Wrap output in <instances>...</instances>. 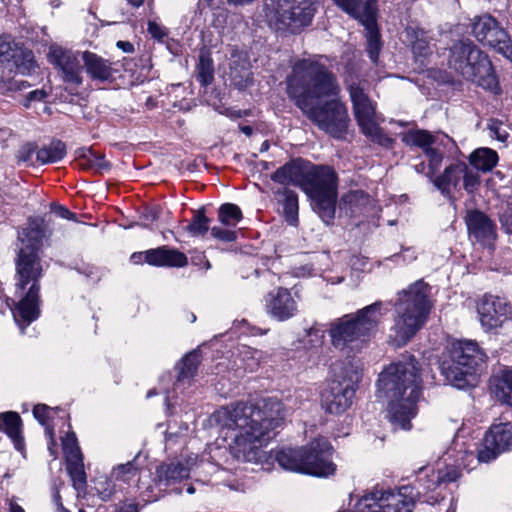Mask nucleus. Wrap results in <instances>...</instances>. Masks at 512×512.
Returning <instances> with one entry per match:
<instances>
[{
    "label": "nucleus",
    "instance_id": "obj_1",
    "mask_svg": "<svg viewBox=\"0 0 512 512\" xmlns=\"http://www.w3.org/2000/svg\"><path fill=\"white\" fill-rule=\"evenodd\" d=\"M287 92L320 130L335 138L345 137L348 111L337 98L339 87L325 66L307 59L297 61L287 78Z\"/></svg>",
    "mask_w": 512,
    "mask_h": 512
},
{
    "label": "nucleus",
    "instance_id": "obj_2",
    "mask_svg": "<svg viewBox=\"0 0 512 512\" xmlns=\"http://www.w3.org/2000/svg\"><path fill=\"white\" fill-rule=\"evenodd\" d=\"M286 416L284 405L276 398L256 402H236L221 407L215 418L225 436L231 439L229 451L242 462L259 463L265 456L262 448Z\"/></svg>",
    "mask_w": 512,
    "mask_h": 512
},
{
    "label": "nucleus",
    "instance_id": "obj_3",
    "mask_svg": "<svg viewBox=\"0 0 512 512\" xmlns=\"http://www.w3.org/2000/svg\"><path fill=\"white\" fill-rule=\"evenodd\" d=\"M421 370L417 360L403 356L379 375L377 397L387 402L388 418L394 430H410L421 395Z\"/></svg>",
    "mask_w": 512,
    "mask_h": 512
},
{
    "label": "nucleus",
    "instance_id": "obj_4",
    "mask_svg": "<svg viewBox=\"0 0 512 512\" xmlns=\"http://www.w3.org/2000/svg\"><path fill=\"white\" fill-rule=\"evenodd\" d=\"M22 239L23 247L15 261V297L19 299L12 309L13 317L22 332L25 326L35 321L40 314L39 292L42 265L38 255L44 233L36 223H30Z\"/></svg>",
    "mask_w": 512,
    "mask_h": 512
},
{
    "label": "nucleus",
    "instance_id": "obj_5",
    "mask_svg": "<svg viewBox=\"0 0 512 512\" xmlns=\"http://www.w3.org/2000/svg\"><path fill=\"white\" fill-rule=\"evenodd\" d=\"M271 178L282 185L300 187L326 224L334 219L337 200V175L334 169L292 161L277 169Z\"/></svg>",
    "mask_w": 512,
    "mask_h": 512
},
{
    "label": "nucleus",
    "instance_id": "obj_6",
    "mask_svg": "<svg viewBox=\"0 0 512 512\" xmlns=\"http://www.w3.org/2000/svg\"><path fill=\"white\" fill-rule=\"evenodd\" d=\"M430 310L429 287L424 281L418 280L399 292L390 341L396 347L406 345L424 326Z\"/></svg>",
    "mask_w": 512,
    "mask_h": 512
},
{
    "label": "nucleus",
    "instance_id": "obj_7",
    "mask_svg": "<svg viewBox=\"0 0 512 512\" xmlns=\"http://www.w3.org/2000/svg\"><path fill=\"white\" fill-rule=\"evenodd\" d=\"M387 311L382 301H376L355 313L333 320L328 331L332 345L347 353L359 352L377 330Z\"/></svg>",
    "mask_w": 512,
    "mask_h": 512
},
{
    "label": "nucleus",
    "instance_id": "obj_8",
    "mask_svg": "<svg viewBox=\"0 0 512 512\" xmlns=\"http://www.w3.org/2000/svg\"><path fill=\"white\" fill-rule=\"evenodd\" d=\"M447 64L457 76L493 93L499 91L491 61L471 40L454 42L449 48Z\"/></svg>",
    "mask_w": 512,
    "mask_h": 512
},
{
    "label": "nucleus",
    "instance_id": "obj_9",
    "mask_svg": "<svg viewBox=\"0 0 512 512\" xmlns=\"http://www.w3.org/2000/svg\"><path fill=\"white\" fill-rule=\"evenodd\" d=\"M332 451L329 441L319 437L303 448L278 449L273 452V457L284 470L316 477H329L336 472V464L331 459Z\"/></svg>",
    "mask_w": 512,
    "mask_h": 512
},
{
    "label": "nucleus",
    "instance_id": "obj_10",
    "mask_svg": "<svg viewBox=\"0 0 512 512\" xmlns=\"http://www.w3.org/2000/svg\"><path fill=\"white\" fill-rule=\"evenodd\" d=\"M485 360L486 355L476 342L459 341L453 344L451 362L444 361L441 370L453 386L463 388L474 380V373Z\"/></svg>",
    "mask_w": 512,
    "mask_h": 512
},
{
    "label": "nucleus",
    "instance_id": "obj_11",
    "mask_svg": "<svg viewBox=\"0 0 512 512\" xmlns=\"http://www.w3.org/2000/svg\"><path fill=\"white\" fill-rule=\"evenodd\" d=\"M420 493L410 485L387 490L374 488L357 501L354 512H412Z\"/></svg>",
    "mask_w": 512,
    "mask_h": 512
},
{
    "label": "nucleus",
    "instance_id": "obj_12",
    "mask_svg": "<svg viewBox=\"0 0 512 512\" xmlns=\"http://www.w3.org/2000/svg\"><path fill=\"white\" fill-rule=\"evenodd\" d=\"M349 94L354 116L361 132L371 141L381 146H392L394 140L379 127L381 119L376 113V103L369 98L364 88L360 85H351Z\"/></svg>",
    "mask_w": 512,
    "mask_h": 512
},
{
    "label": "nucleus",
    "instance_id": "obj_13",
    "mask_svg": "<svg viewBox=\"0 0 512 512\" xmlns=\"http://www.w3.org/2000/svg\"><path fill=\"white\" fill-rule=\"evenodd\" d=\"M361 379V369L358 363H349V369L344 368L342 381L334 380L322 392V406L331 414H341L351 405L356 385Z\"/></svg>",
    "mask_w": 512,
    "mask_h": 512
},
{
    "label": "nucleus",
    "instance_id": "obj_14",
    "mask_svg": "<svg viewBox=\"0 0 512 512\" xmlns=\"http://www.w3.org/2000/svg\"><path fill=\"white\" fill-rule=\"evenodd\" d=\"M434 186L445 196H451L463 188L467 193H474L481 185L478 172L465 162L451 163L443 172L432 178Z\"/></svg>",
    "mask_w": 512,
    "mask_h": 512
},
{
    "label": "nucleus",
    "instance_id": "obj_15",
    "mask_svg": "<svg viewBox=\"0 0 512 512\" xmlns=\"http://www.w3.org/2000/svg\"><path fill=\"white\" fill-rule=\"evenodd\" d=\"M318 0H276L275 17L292 33L309 26L317 11Z\"/></svg>",
    "mask_w": 512,
    "mask_h": 512
},
{
    "label": "nucleus",
    "instance_id": "obj_16",
    "mask_svg": "<svg viewBox=\"0 0 512 512\" xmlns=\"http://www.w3.org/2000/svg\"><path fill=\"white\" fill-rule=\"evenodd\" d=\"M510 447H512V421L502 415L500 422L493 424L485 434L483 447L478 451L477 459L479 462L487 463Z\"/></svg>",
    "mask_w": 512,
    "mask_h": 512
},
{
    "label": "nucleus",
    "instance_id": "obj_17",
    "mask_svg": "<svg viewBox=\"0 0 512 512\" xmlns=\"http://www.w3.org/2000/svg\"><path fill=\"white\" fill-rule=\"evenodd\" d=\"M0 63L22 75H30L37 67L33 53L7 35L0 36Z\"/></svg>",
    "mask_w": 512,
    "mask_h": 512
},
{
    "label": "nucleus",
    "instance_id": "obj_18",
    "mask_svg": "<svg viewBox=\"0 0 512 512\" xmlns=\"http://www.w3.org/2000/svg\"><path fill=\"white\" fill-rule=\"evenodd\" d=\"M481 326L487 330L500 328L511 317L510 304L501 297L484 295L477 305Z\"/></svg>",
    "mask_w": 512,
    "mask_h": 512
},
{
    "label": "nucleus",
    "instance_id": "obj_19",
    "mask_svg": "<svg viewBox=\"0 0 512 512\" xmlns=\"http://www.w3.org/2000/svg\"><path fill=\"white\" fill-rule=\"evenodd\" d=\"M266 313L273 319L283 322L298 312V300L287 288L278 287L265 297Z\"/></svg>",
    "mask_w": 512,
    "mask_h": 512
},
{
    "label": "nucleus",
    "instance_id": "obj_20",
    "mask_svg": "<svg viewBox=\"0 0 512 512\" xmlns=\"http://www.w3.org/2000/svg\"><path fill=\"white\" fill-rule=\"evenodd\" d=\"M49 58L63 73L64 81L74 85L82 83V69L79 54L62 48L53 49Z\"/></svg>",
    "mask_w": 512,
    "mask_h": 512
},
{
    "label": "nucleus",
    "instance_id": "obj_21",
    "mask_svg": "<svg viewBox=\"0 0 512 512\" xmlns=\"http://www.w3.org/2000/svg\"><path fill=\"white\" fill-rule=\"evenodd\" d=\"M469 237L486 247H492L496 239V228L483 212L469 211L465 217Z\"/></svg>",
    "mask_w": 512,
    "mask_h": 512
},
{
    "label": "nucleus",
    "instance_id": "obj_22",
    "mask_svg": "<svg viewBox=\"0 0 512 512\" xmlns=\"http://www.w3.org/2000/svg\"><path fill=\"white\" fill-rule=\"evenodd\" d=\"M475 38L492 48L507 40L506 30L490 15H482L475 19L472 26Z\"/></svg>",
    "mask_w": 512,
    "mask_h": 512
},
{
    "label": "nucleus",
    "instance_id": "obj_23",
    "mask_svg": "<svg viewBox=\"0 0 512 512\" xmlns=\"http://www.w3.org/2000/svg\"><path fill=\"white\" fill-rule=\"evenodd\" d=\"M459 477L460 473L455 467L447 466L444 469L432 471L425 478L419 479L418 483L425 494L435 493L430 496L432 501H438L444 498L441 492L442 487L447 483L455 482Z\"/></svg>",
    "mask_w": 512,
    "mask_h": 512
},
{
    "label": "nucleus",
    "instance_id": "obj_24",
    "mask_svg": "<svg viewBox=\"0 0 512 512\" xmlns=\"http://www.w3.org/2000/svg\"><path fill=\"white\" fill-rule=\"evenodd\" d=\"M81 59L86 73L92 80L107 82L115 79L118 70L109 60L90 51L83 52Z\"/></svg>",
    "mask_w": 512,
    "mask_h": 512
},
{
    "label": "nucleus",
    "instance_id": "obj_25",
    "mask_svg": "<svg viewBox=\"0 0 512 512\" xmlns=\"http://www.w3.org/2000/svg\"><path fill=\"white\" fill-rule=\"evenodd\" d=\"M145 262L155 266L184 267L188 264V259L184 253L162 246L147 250Z\"/></svg>",
    "mask_w": 512,
    "mask_h": 512
},
{
    "label": "nucleus",
    "instance_id": "obj_26",
    "mask_svg": "<svg viewBox=\"0 0 512 512\" xmlns=\"http://www.w3.org/2000/svg\"><path fill=\"white\" fill-rule=\"evenodd\" d=\"M230 78L238 89L247 88L252 82L249 62L245 54L232 50L230 58Z\"/></svg>",
    "mask_w": 512,
    "mask_h": 512
},
{
    "label": "nucleus",
    "instance_id": "obj_27",
    "mask_svg": "<svg viewBox=\"0 0 512 512\" xmlns=\"http://www.w3.org/2000/svg\"><path fill=\"white\" fill-rule=\"evenodd\" d=\"M334 2L358 21L371 23L372 14L377 13L376 0H334Z\"/></svg>",
    "mask_w": 512,
    "mask_h": 512
},
{
    "label": "nucleus",
    "instance_id": "obj_28",
    "mask_svg": "<svg viewBox=\"0 0 512 512\" xmlns=\"http://www.w3.org/2000/svg\"><path fill=\"white\" fill-rule=\"evenodd\" d=\"M470 168L476 172H490L498 163V154L495 150L481 147L474 150L468 157Z\"/></svg>",
    "mask_w": 512,
    "mask_h": 512
},
{
    "label": "nucleus",
    "instance_id": "obj_29",
    "mask_svg": "<svg viewBox=\"0 0 512 512\" xmlns=\"http://www.w3.org/2000/svg\"><path fill=\"white\" fill-rule=\"evenodd\" d=\"M190 468L181 462L162 464L157 469L158 481L161 485L169 486L189 477Z\"/></svg>",
    "mask_w": 512,
    "mask_h": 512
},
{
    "label": "nucleus",
    "instance_id": "obj_30",
    "mask_svg": "<svg viewBox=\"0 0 512 512\" xmlns=\"http://www.w3.org/2000/svg\"><path fill=\"white\" fill-rule=\"evenodd\" d=\"M493 392L498 401L512 407V369H505L494 379Z\"/></svg>",
    "mask_w": 512,
    "mask_h": 512
},
{
    "label": "nucleus",
    "instance_id": "obj_31",
    "mask_svg": "<svg viewBox=\"0 0 512 512\" xmlns=\"http://www.w3.org/2000/svg\"><path fill=\"white\" fill-rule=\"evenodd\" d=\"M21 419L16 412H4L0 414V430L8 435L17 448L22 444Z\"/></svg>",
    "mask_w": 512,
    "mask_h": 512
},
{
    "label": "nucleus",
    "instance_id": "obj_32",
    "mask_svg": "<svg viewBox=\"0 0 512 512\" xmlns=\"http://www.w3.org/2000/svg\"><path fill=\"white\" fill-rule=\"evenodd\" d=\"M440 137L433 135L426 130H410L402 134V141L409 146H417L423 150H427L432 145H436Z\"/></svg>",
    "mask_w": 512,
    "mask_h": 512
},
{
    "label": "nucleus",
    "instance_id": "obj_33",
    "mask_svg": "<svg viewBox=\"0 0 512 512\" xmlns=\"http://www.w3.org/2000/svg\"><path fill=\"white\" fill-rule=\"evenodd\" d=\"M65 155L66 145L60 140H55L37 150L36 159L41 164H48L61 161Z\"/></svg>",
    "mask_w": 512,
    "mask_h": 512
},
{
    "label": "nucleus",
    "instance_id": "obj_34",
    "mask_svg": "<svg viewBox=\"0 0 512 512\" xmlns=\"http://www.w3.org/2000/svg\"><path fill=\"white\" fill-rule=\"evenodd\" d=\"M376 14H372L371 23L368 21H359L367 30V52L370 59L376 62L380 52L381 44L379 33L376 26Z\"/></svg>",
    "mask_w": 512,
    "mask_h": 512
},
{
    "label": "nucleus",
    "instance_id": "obj_35",
    "mask_svg": "<svg viewBox=\"0 0 512 512\" xmlns=\"http://www.w3.org/2000/svg\"><path fill=\"white\" fill-rule=\"evenodd\" d=\"M200 363V356L197 351L185 355L178 365V382L190 380L197 372Z\"/></svg>",
    "mask_w": 512,
    "mask_h": 512
},
{
    "label": "nucleus",
    "instance_id": "obj_36",
    "mask_svg": "<svg viewBox=\"0 0 512 512\" xmlns=\"http://www.w3.org/2000/svg\"><path fill=\"white\" fill-rule=\"evenodd\" d=\"M136 456L132 461L124 464H118L111 471V478L114 482H122L129 484L139 474V468L136 465Z\"/></svg>",
    "mask_w": 512,
    "mask_h": 512
},
{
    "label": "nucleus",
    "instance_id": "obj_37",
    "mask_svg": "<svg viewBox=\"0 0 512 512\" xmlns=\"http://www.w3.org/2000/svg\"><path fill=\"white\" fill-rule=\"evenodd\" d=\"M278 193L283 196V209L286 221L291 225H295L298 220L297 194L294 191L289 190L287 188H284L282 191H279Z\"/></svg>",
    "mask_w": 512,
    "mask_h": 512
},
{
    "label": "nucleus",
    "instance_id": "obj_38",
    "mask_svg": "<svg viewBox=\"0 0 512 512\" xmlns=\"http://www.w3.org/2000/svg\"><path fill=\"white\" fill-rule=\"evenodd\" d=\"M443 142V139H440L436 145H432L430 148L424 151L425 156L428 160V172L426 175L432 181V178L436 176V173L440 169L443 158L444 151L439 148V145Z\"/></svg>",
    "mask_w": 512,
    "mask_h": 512
},
{
    "label": "nucleus",
    "instance_id": "obj_39",
    "mask_svg": "<svg viewBox=\"0 0 512 512\" xmlns=\"http://www.w3.org/2000/svg\"><path fill=\"white\" fill-rule=\"evenodd\" d=\"M219 221L228 227H235L242 219L240 208L232 203H225L218 210Z\"/></svg>",
    "mask_w": 512,
    "mask_h": 512
},
{
    "label": "nucleus",
    "instance_id": "obj_40",
    "mask_svg": "<svg viewBox=\"0 0 512 512\" xmlns=\"http://www.w3.org/2000/svg\"><path fill=\"white\" fill-rule=\"evenodd\" d=\"M209 224L210 220L206 217L204 208H201L194 213L186 230L192 236H204L209 230Z\"/></svg>",
    "mask_w": 512,
    "mask_h": 512
},
{
    "label": "nucleus",
    "instance_id": "obj_41",
    "mask_svg": "<svg viewBox=\"0 0 512 512\" xmlns=\"http://www.w3.org/2000/svg\"><path fill=\"white\" fill-rule=\"evenodd\" d=\"M197 71V78L203 86H207L212 83L214 79V66L209 55H200Z\"/></svg>",
    "mask_w": 512,
    "mask_h": 512
},
{
    "label": "nucleus",
    "instance_id": "obj_42",
    "mask_svg": "<svg viewBox=\"0 0 512 512\" xmlns=\"http://www.w3.org/2000/svg\"><path fill=\"white\" fill-rule=\"evenodd\" d=\"M62 446L67 462H78L82 458L77 438L73 432L67 433L62 439Z\"/></svg>",
    "mask_w": 512,
    "mask_h": 512
},
{
    "label": "nucleus",
    "instance_id": "obj_43",
    "mask_svg": "<svg viewBox=\"0 0 512 512\" xmlns=\"http://www.w3.org/2000/svg\"><path fill=\"white\" fill-rule=\"evenodd\" d=\"M95 489L102 499H107L115 492L114 480L111 477H99L95 481Z\"/></svg>",
    "mask_w": 512,
    "mask_h": 512
},
{
    "label": "nucleus",
    "instance_id": "obj_44",
    "mask_svg": "<svg viewBox=\"0 0 512 512\" xmlns=\"http://www.w3.org/2000/svg\"><path fill=\"white\" fill-rule=\"evenodd\" d=\"M30 87V84L27 81L21 79H10V80H0V92L1 93H9V92H18L25 90Z\"/></svg>",
    "mask_w": 512,
    "mask_h": 512
},
{
    "label": "nucleus",
    "instance_id": "obj_45",
    "mask_svg": "<svg viewBox=\"0 0 512 512\" xmlns=\"http://www.w3.org/2000/svg\"><path fill=\"white\" fill-rule=\"evenodd\" d=\"M51 409L44 404H38L33 409V415L34 417L39 421V423L43 426H46V433L52 437L53 436V430L48 427V418L49 413Z\"/></svg>",
    "mask_w": 512,
    "mask_h": 512
},
{
    "label": "nucleus",
    "instance_id": "obj_46",
    "mask_svg": "<svg viewBox=\"0 0 512 512\" xmlns=\"http://www.w3.org/2000/svg\"><path fill=\"white\" fill-rule=\"evenodd\" d=\"M488 129L491 133V136L495 137L501 142H504L508 137V133L503 128V123L499 120L491 119L488 123Z\"/></svg>",
    "mask_w": 512,
    "mask_h": 512
},
{
    "label": "nucleus",
    "instance_id": "obj_47",
    "mask_svg": "<svg viewBox=\"0 0 512 512\" xmlns=\"http://www.w3.org/2000/svg\"><path fill=\"white\" fill-rule=\"evenodd\" d=\"M412 51L417 57H425L430 53V46L428 41L423 37L416 36L415 41L412 42Z\"/></svg>",
    "mask_w": 512,
    "mask_h": 512
},
{
    "label": "nucleus",
    "instance_id": "obj_48",
    "mask_svg": "<svg viewBox=\"0 0 512 512\" xmlns=\"http://www.w3.org/2000/svg\"><path fill=\"white\" fill-rule=\"evenodd\" d=\"M68 470L70 475L72 476L74 482L84 483L85 482V474L83 471V462L82 458L78 462H67Z\"/></svg>",
    "mask_w": 512,
    "mask_h": 512
},
{
    "label": "nucleus",
    "instance_id": "obj_49",
    "mask_svg": "<svg viewBox=\"0 0 512 512\" xmlns=\"http://www.w3.org/2000/svg\"><path fill=\"white\" fill-rule=\"evenodd\" d=\"M211 235L225 242H232L236 239V232L230 229H223L217 226L212 227Z\"/></svg>",
    "mask_w": 512,
    "mask_h": 512
},
{
    "label": "nucleus",
    "instance_id": "obj_50",
    "mask_svg": "<svg viewBox=\"0 0 512 512\" xmlns=\"http://www.w3.org/2000/svg\"><path fill=\"white\" fill-rule=\"evenodd\" d=\"M494 49H496L499 53H501L512 62V42L510 40L509 34H507V40H505L503 43H499V45L495 46Z\"/></svg>",
    "mask_w": 512,
    "mask_h": 512
},
{
    "label": "nucleus",
    "instance_id": "obj_51",
    "mask_svg": "<svg viewBox=\"0 0 512 512\" xmlns=\"http://www.w3.org/2000/svg\"><path fill=\"white\" fill-rule=\"evenodd\" d=\"M46 97H47V93L43 89H36V90L30 91L26 97V102L24 103V105L27 107V106H29L30 102L42 101Z\"/></svg>",
    "mask_w": 512,
    "mask_h": 512
},
{
    "label": "nucleus",
    "instance_id": "obj_52",
    "mask_svg": "<svg viewBox=\"0 0 512 512\" xmlns=\"http://www.w3.org/2000/svg\"><path fill=\"white\" fill-rule=\"evenodd\" d=\"M148 32L155 39H162L165 36V31L163 27L155 21L148 22Z\"/></svg>",
    "mask_w": 512,
    "mask_h": 512
},
{
    "label": "nucleus",
    "instance_id": "obj_53",
    "mask_svg": "<svg viewBox=\"0 0 512 512\" xmlns=\"http://www.w3.org/2000/svg\"><path fill=\"white\" fill-rule=\"evenodd\" d=\"M500 221L506 232L512 234V207L501 215Z\"/></svg>",
    "mask_w": 512,
    "mask_h": 512
},
{
    "label": "nucleus",
    "instance_id": "obj_54",
    "mask_svg": "<svg viewBox=\"0 0 512 512\" xmlns=\"http://www.w3.org/2000/svg\"><path fill=\"white\" fill-rule=\"evenodd\" d=\"M35 152V147L32 144H27L22 147L18 154V160L21 162H28L31 160L32 155Z\"/></svg>",
    "mask_w": 512,
    "mask_h": 512
},
{
    "label": "nucleus",
    "instance_id": "obj_55",
    "mask_svg": "<svg viewBox=\"0 0 512 512\" xmlns=\"http://www.w3.org/2000/svg\"><path fill=\"white\" fill-rule=\"evenodd\" d=\"M93 159H90L91 167L96 171H102L108 168V163L104 160V157L101 155H91Z\"/></svg>",
    "mask_w": 512,
    "mask_h": 512
},
{
    "label": "nucleus",
    "instance_id": "obj_56",
    "mask_svg": "<svg viewBox=\"0 0 512 512\" xmlns=\"http://www.w3.org/2000/svg\"><path fill=\"white\" fill-rule=\"evenodd\" d=\"M54 211L58 216L64 219H74L75 217V214L70 212L64 206H56Z\"/></svg>",
    "mask_w": 512,
    "mask_h": 512
},
{
    "label": "nucleus",
    "instance_id": "obj_57",
    "mask_svg": "<svg viewBox=\"0 0 512 512\" xmlns=\"http://www.w3.org/2000/svg\"><path fill=\"white\" fill-rule=\"evenodd\" d=\"M7 504H8V508H9V512H25V510L23 509L22 506H20L17 502H16V498L15 497H12L10 499H7Z\"/></svg>",
    "mask_w": 512,
    "mask_h": 512
},
{
    "label": "nucleus",
    "instance_id": "obj_58",
    "mask_svg": "<svg viewBox=\"0 0 512 512\" xmlns=\"http://www.w3.org/2000/svg\"><path fill=\"white\" fill-rule=\"evenodd\" d=\"M53 500H54V503L57 507V512H70L69 510H67L66 508L63 507L62 505V502H61V497L59 495V492H56L53 496Z\"/></svg>",
    "mask_w": 512,
    "mask_h": 512
},
{
    "label": "nucleus",
    "instance_id": "obj_59",
    "mask_svg": "<svg viewBox=\"0 0 512 512\" xmlns=\"http://www.w3.org/2000/svg\"><path fill=\"white\" fill-rule=\"evenodd\" d=\"M158 218V210L157 208H151L147 210V212L144 214V219L146 221H154Z\"/></svg>",
    "mask_w": 512,
    "mask_h": 512
},
{
    "label": "nucleus",
    "instance_id": "obj_60",
    "mask_svg": "<svg viewBox=\"0 0 512 512\" xmlns=\"http://www.w3.org/2000/svg\"><path fill=\"white\" fill-rule=\"evenodd\" d=\"M117 46L126 53H131L133 51V45L130 42L118 41Z\"/></svg>",
    "mask_w": 512,
    "mask_h": 512
},
{
    "label": "nucleus",
    "instance_id": "obj_61",
    "mask_svg": "<svg viewBox=\"0 0 512 512\" xmlns=\"http://www.w3.org/2000/svg\"><path fill=\"white\" fill-rule=\"evenodd\" d=\"M130 259L134 264H140L145 261V252L133 253Z\"/></svg>",
    "mask_w": 512,
    "mask_h": 512
},
{
    "label": "nucleus",
    "instance_id": "obj_62",
    "mask_svg": "<svg viewBox=\"0 0 512 512\" xmlns=\"http://www.w3.org/2000/svg\"><path fill=\"white\" fill-rule=\"evenodd\" d=\"M197 461H198V456L197 455L189 456L186 459V463L184 464V466L190 468V470H191L192 467L194 465H196Z\"/></svg>",
    "mask_w": 512,
    "mask_h": 512
},
{
    "label": "nucleus",
    "instance_id": "obj_63",
    "mask_svg": "<svg viewBox=\"0 0 512 512\" xmlns=\"http://www.w3.org/2000/svg\"><path fill=\"white\" fill-rule=\"evenodd\" d=\"M118 512H138L134 504H129L121 507Z\"/></svg>",
    "mask_w": 512,
    "mask_h": 512
},
{
    "label": "nucleus",
    "instance_id": "obj_64",
    "mask_svg": "<svg viewBox=\"0 0 512 512\" xmlns=\"http://www.w3.org/2000/svg\"><path fill=\"white\" fill-rule=\"evenodd\" d=\"M351 265L353 268H360V267H363L364 266V262L361 258L359 257H354L351 261Z\"/></svg>",
    "mask_w": 512,
    "mask_h": 512
}]
</instances>
